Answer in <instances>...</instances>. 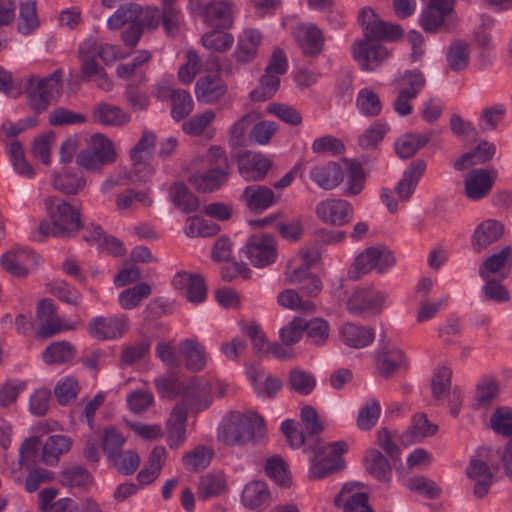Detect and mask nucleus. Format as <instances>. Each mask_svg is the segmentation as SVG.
<instances>
[{
	"label": "nucleus",
	"mask_w": 512,
	"mask_h": 512,
	"mask_svg": "<svg viewBox=\"0 0 512 512\" xmlns=\"http://www.w3.org/2000/svg\"><path fill=\"white\" fill-rule=\"evenodd\" d=\"M47 218L39 224L43 236L71 238L83 228L80 208L57 196H49L44 201Z\"/></svg>",
	"instance_id": "nucleus-1"
},
{
	"label": "nucleus",
	"mask_w": 512,
	"mask_h": 512,
	"mask_svg": "<svg viewBox=\"0 0 512 512\" xmlns=\"http://www.w3.org/2000/svg\"><path fill=\"white\" fill-rule=\"evenodd\" d=\"M263 435L264 419L252 411L229 413L218 432L219 440L229 446L255 443Z\"/></svg>",
	"instance_id": "nucleus-2"
},
{
	"label": "nucleus",
	"mask_w": 512,
	"mask_h": 512,
	"mask_svg": "<svg viewBox=\"0 0 512 512\" xmlns=\"http://www.w3.org/2000/svg\"><path fill=\"white\" fill-rule=\"evenodd\" d=\"M62 70L57 69L50 75L40 78L31 75L25 84L28 103L37 113L45 111L61 93Z\"/></svg>",
	"instance_id": "nucleus-3"
},
{
	"label": "nucleus",
	"mask_w": 512,
	"mask_h": 512,
	"mask_svg": "<svg viewBox=\"0 0 512 512\" xmlns=\"http://www.w3.org/2000/svg\"><path fill=\"white\" fill-rule=\"evenodd\" d=\"M345 442H333L324 445L317 441L312 447L313 456L310 458V479H322L330 474L340 471L344 467L341 455L346 451Z\"/></svg>",
	"instance_id": "nucleus-4"
},
{
	"label": "nucleus",
	"mask_w": 512,
	"mask_h": 512,
	"mask_svg": "<svg viewBox=\"0 0 512 512\" xmlns=\"http://www.w3.org/2000/svg\"><path fill=\"white\" fill-rule=\"evenodd\" d=\"M395 258L391 251L384 247H369L361 252L354 260L349 270V277L353 280L360 279L373 269L383 273L391 268Z\"/></svg>",
	"instance_id": "nucleus-5"
},
{
	"label": "nucleus",
	"mask_w": 512,
	"mask_h": 512,
	"mask_svg": "<svg viewBox=\"0 0 512 512\" xmlns=\"http://www.w3.org/2000/svg\"><path fill=\"white\" fill-rule=\"evenodd\" d=\"M242 251L254 267L264 268L277 259V241L271 234L255 233L247 239Z\"/></svg>",
	"instance_id": "nucleus-6"
},
{
	"label": "nucleus",
	"mask_w": 512,
	"mask_h": 512,
	"mask_svg": "<svg viewBox=\"0 0 512 512\" xmlns=\"http://www.w3.org/2000/svg\"><path fill=\"white\" fill-rule=\"evenodd\" d=\"M190 5L211 27L228 29L233 24V4L229 0H190Z\"/></svg>",
	"instance_id": "nucleus-7"
},
{
	"label": "nucleus",
	"mask_w": 512,
	"mask_h": 512,
	"mask_svg": "<svg viewBox=\"0 0 512 512\" xmlns=\"http://www.w3.org/2000/svg\"><path fill=\"white\" fill-rule=\"evenodd\" d=\"M358 21L363 30V38L379 42L380 40L393 41L402 36L403 30L400 25L383 21L369 7L361 10Z\"/></svg>",
	"instance_id": "nucleus-8"
},
{
	"label": "nucleus",
	"mask_w": 512,
	"mask_h": 512,
	"mask_svg": "<svg viewBox=\"0 0 512 512\" xmlns=\"http://www.w3.org/2000/svg\"><path fill=\"white\" fill-rule=\"evenodd\" d=\"M386 295L374 287L355 290L347 300V311L355 316H373L382 311Z\"/></svg>",
	"instance_id": "nucleus-9"
},
{
	"label": "nucleus",
	"mask_w": 512,
	"mask_h": 512,
	"mask_svg": "<svg viewBox=\"0 0 512 512\" xmlns=\"http://www.w3.org/2000/svg\"><path fill=\"white\" fill-rule=\"evenodd\" d=\"M354 60L362 71H375L389 57L386 47L376 41L362 38L355 41L351 47Z\"/></svg>",
	"instance_id": "nucleus-10"
},
{
	"label": "nucleus",
	"mask_w": 512,
	"mask_h": 512,
	"mask_svg": "<svg viewBox=\"0 0 512 512\" xmlns=\"http://www.w3.org/2000/svg\"><path fill=\"white\" fill-rule=\"evenodd\" d=\"M315 212L323 223L332 226H342L351 221L353 207L346 200L329 198L319 202Z\"/></svg>",
	"instance_id": "nucleus-11"
},
{
	"label": "nucleus",
	"mask_w": 512,
	"mask_h": 512,
	"mask_svg": "<svg viewBox=\"0 0 512 512\" xmlns=\"http://www.w3.org/2000/svg\"><path fill=\"white\" fill-rule=\"evenodd\" d=\"M238 172L248 181H258L265 177L272 162L262 153L245 151L236 156Z\"/></svg>",
	"instance_id": "nucleus-12"
},
{
	"label": "nucleus",
	"mask_w": 512,
	"mask_h": 512,
	"mask_svg": "<svg viewBox=\"0 0 512 512\" xmlns=\"http://www.w3.org/2000/svg\"><path fill=\"white\" fill-rule=\"evenodd\" d=\"M496 176L495 170L473 169L469 171L464 178L466 197L472 201H478L488 196Z\"/></svg>",
	"instance_id": "nucleus-13"
},
{
	"label": "nucleus",
	"mask_w": 512,
	"mask_h": 512,
	"mask_svg": "<svg viewBox=\"0 0 512 512\" xmlns=\"http://www.w3.org/2000/svg\"><path fill=\"white\" fill-rule=\"evenodd\" d=\"M128 331L126 316L93 318L88 324L89 334L97 340L121 338Z\"/></svg>",
	"instance_id": "nucleus-14"
},
{
	"label": "nucleus",
	"mask_w": 512,
	"mask_h": 512,
	"mask_svg": "<svg viewBox=\"0 0 512 512\" xmlns=\"http://www.w3.org/2000/svg\"><path fill=\"white\" fill-rule=\"evenodd\" d=\"M505 234V225L496 219H485L474 229L471 245L475 252L485 251L494 243L500 241Z\"/></svg>",
	"instance_id": "nucleus-15"
},
{
	"label": "nucleus",
	"mask_w": 512,
	"mask_h": 512,
	"mask_svg": "<svg viewBox=\"0 0 512 512\" xmlns=\"http://www.w3.org/2000/svg\"><path fill=\"white\" fill-rule=\"evenodd\" d=\"M455 0H430L421 15V26L428 33L436 32L454 11Z\"/></svg>",
	"instance_id": "nucleus-16"
},
{
	"label": "nucleus",
	"mask_w": 512,
	"mask_h": 512,
	"mask_svg": "<svg viewBox=\"0 0 512 512\" xmlns=\"http://www.w3.org/2000/svg\"><path fill=\"white\" fill-rule=\"evenodd\" d=\"M172 284L175 289L182 291L191 303L199 304L206 299L207 287L200 274L178 272L173 277Z\"/></svg>",
	"instance_id": "nucleus-17"
},
{
	"label": "nucleus",
	"mask_w": 512,
	"mask_h": 512,
	"mask_svg": "<svg viewBox=\"0 0 512 512\" xmlns=\"http://www.w3.org/2000/svg\"><path fill=\"white\" fill-rule=\"evenodd\" d=\"M405 363L404 353L395 345L384 344L376 354L375 367L379 376L388 379Z\"/></svg>",
	"instance_id": "nucleus-18"
},
{
	"label": "nucleus",
	"mask_w": 512,
	"mask_h": 512,
	"mask_svg": "<svg viewBox=\"0 0 512 512\" xmlns=\"http://www.w3.org/2000/svg\"><path fill=\"white\" fill-rule=\"evenodd\" d=\"M91 116L94 122L109 127L121 128L128 125L131 115L119 106L99 102L93 106Z\"/></svg>",
	"instance_id": "nucleus-19"
},
{
	"label": "nucleus",
	"mask_w": 512,
	"mask_h": 512,
	"mask_svg": "<svg viewBox=\"0 0 512 512\" xmlns=\"http://www.w3.org/2000/svg\"><path fill=\"white\" fill-rule=\"evenodd\" d=\"M427 164L423 159L412 161L403 172L402 179L395 186V193L402 202L412 197L420 179L425 173Z\"/></svg>",
	"instance_id": "nucleus-20"
},
{
	"label": "nucleus",
	"mask_w": 512,
	"mask_h": 512,
	"mask_svg": "<svg viewBox=\"0 0 512 512\" xmlns=\"http://www.w3.org/2000/svg\"><path fill=\"white\" fill-rule=\"evenodd\" d=\"M310 179L321 189L333 190L344 178L342 167L336 162L314 166L309 172Z\"/></svg>",
	"instance_id": "nucleus-21"
},
{
	"label": "nucleus",
	"mask_w": 512,
	"mask_h": 512,
	"mask_svg": "<svg viewBox=\"0 0 512 512\" xmlns=\"http://www.w3.org/2000/svg\"><path fill=\"white\" fill-rule=\"evenodd\" d=\"M466 474L474 482L473 494L477 498L485 497L493 483V474L488 464L480 459H472Z\"/></svg>",
	"instance_id": "nucleus-22"
},
{
	"label": "nucleus",
	"mask_w": 512,
	"mask_h": 512,
	"mask_svg": "<svg viewBox=\"0 0 512 512\" xmlns=\"http://www.w3.org/2000/svg\"><path fill=\"white\" fill-rule=\"evenodd\" d=\"M30 263L36 265V256L32 252L21 248L7 251L1 259L3 269L20 278L28 275V265Z\"/></svg>",
	"instance_id": "nucleus-23"
},
{
	"label": "nucleus",
	"mask_w": 512,
	"mask_h": 512,
	"mask_svg": "<svg viewBox=\"0 0 512 512\" xmlns=\"http://www.w3.org/2000/svg\"><path fill=\"white\" fill-rule=\"evenodd\" d=\"M512 268V247L505 246L499 252L487 257L479 267V275L487 279L491 274L505 277Z\"/></svg>",
	"instance_id": "nucleus-24"
},
{
	"label": "nucleus",
	"mask_w": 512,
	"mask_h": 512,
	"mask_svg": "<svg viewBox=\"0 0 512 512\" xmlns=\"http://www.w3.org/2000/svg\"><path fill=\"white\" fill-rule=\"evenodd\" d=\"M296 40L305 56L315 57L323 50L322 32L313 24L299 26L296 31Z\"/></svg>",
	"instance_id": "nucleus-25"
},
{
	"label": "nucleus",
	"mask_w": 512,
	"mask_h": 512,
	"mask_svg": "<svg viewBox=\"0 0 512 512\" xmlns=\"http://www.w3.org/2000/svg\"><path fill=\"white\" fill-rule=\"evenodd\" d=\"M374 337L375 333L372 328L359 326L352 322L344 323L339 328L341 342L355 349H361L370 345Z\"/></svg>",
	"instance_id": "nucleus-26"
},
{
	"label": "nucleus",
	"mask_w": 512,
	"mask_h": 512,
	"mask_svg": "<svg viewBox=\"0 0 512 512\" xmlns=\"http://www.w3.org/2000/svg\"><path fill=\"white\" fill-rule=\"evenodd\" d=\"M241 199L247 208L253 212H262L278 200L270 188L258 184L246 187L241 195Z\"/></svg>",
	"instance_id": "nucleus-27"
},
{
	"label": "nucleus",
	"mask_w": 512,
	"mask_h": 512,
	"mask_svg": "<svg viewBox=\"0 0 512 512\" xmlns=\"http://www.w3.org/2000/svg\"><path fill=\"white\" fill-rule=\"evenodd\" d=\"M243 505L250 510H263L271 503V494L265 482L251 481L243 489L241 495Z\"/></svg>",
	"instance_id": "nucleus-28"
},
{
	"label": "nucleus",
	"mask_w": 512,
	"mask_h": 512,
	"mask_svg": "<svg viewBox=\"0 0 512 512\" xmlns=\"http://www.w3.org/2000/svg\"><path fill=\"white\" fill-rule=\"evenodd\" d=\"M287 281L298 285L302 297H317L322 290V282L315 274H311L303 266H299L287 273Z\"/></svg>",
	"instance_id": "nucleus-29"
},
{
	"label": "nucleus",
	"mask_w": 512,
	"mask_h": 512,
	"mask_svg": "<svg viewBox=\"0 0 512 512\" xmlns=\"http://www.w3.org/2000/svg\"><path fill=\"white\" fill-rule=\"evenodd\" d=\"M334 504L341 507L343 512H374L368 504V495L364 492H354L353 487L346 484L334 499Z\"/></svg>",
	"instance_id": "nucleus-30"
},
{
	"label": "nucleus",
	"mask_w": 512,
	"mask_h": 512,
	"mask_svg": "<svg viewBox=\"0 0 512 512\" xmlns=\"http://www.w3.org/2000/svg\"><path fill=\"white\" fill-rule=\"evenodd\" d=\"M187 406L178 403L172 410L167 421L168 444L170 448H177L186 437Z\"/></svg>",
	"instance_id": "nucleus-31"
},
{
	"label": "nucleus",
	"mask_w": 512,
	"mask_h": 512,
	"mask_svg": "<svg viewBox=\"0 0 512 512\" xmlns=\"http://www.w3.org/2000/svg\"><path fill=\"white\" fill-rule=\"evenodd\" d=\"M226 92V85L221 79L214 76L200 77L195 85L197 100L205 104H211L221 100Z\"/></svg>",
	"instance_id": "nucleus-32"
},
{
	"label": "nucleus",
	"mask_w": 512,
	"mask_h": 512,
	"mask_svg": "<svg viewBox=\"0 0 512 512\" xmlns=\"http://www.w3.org/2000/svg\"><path fill=\"white\" fill-rule=\"evenodd\" d=\"M180 353L185 359V366L192 372L202 371L207 363L205 347L196 339H185L179 345Z\"/></svg>",
	"instance_id": "nucleus-33"
},
{
	"label": "nucleus",
	"mask_w": 512,
	"mask_h": 512,
	"mask_svg": "<svg viewBox=\"0 0 512 512\" xmlns=\"http://www.w3.org/2000/svg\"><path fill=\"white\" fill-rule=\"evenodd\" d=\"M72 446V441L64 435L49 436L42 443L41 461L48 466H54L59 462V457L67 453Z\"/></svg>",
	"instance_id": "nucleus-34"
},
{
	"label": "nucleus",
	"mask_w": 512,
	"mask_h": 512,
	"mask_svg": "<svg viewBox=\"0 0 512 512\" xmlns=\"http://www.w3.org/2000/svg\"><path fill=\"white\" fill-rule=\"evenodd\" d=\"M496 152L494 144L482 141L478 146L470 152L463 154L454 162V168L463 171L471 166L485 163L491 160Z\"/></svg>",
	"instance_id": "nucleus-35"
},
{
	"label": "nucleus",
	"mask_w": 512,
	"mask_h": 512,
	"mask_svg": "<svg viewBox=\"0 0 512 512\" xmlns=\"http://www.w3.org/2000/svg\"><path fill=\"white\" fill-rule=\"evenodd\" d=\"M56 190L66 195H74L84 189L86 185L85 178L80 172H71L64 170L56 173L52 180Z\"/></svg>",
	"instance_id": "nucleus-36"
},
{
	"label": "nucleus",
	"mask_w": 512,
	"mask_h": 512,
	"mask_svg": "<svg viewBox=\"0 0 512 512\" xmlns=\"http://www.w3.org/2000/svg\"><path fill=\"white\" fill-rule=\"evenodd\" d=\"M438 427L429 422L425 414H417L413 418L412 425L402 435V442L410 444L419 441L425 437L434 435Z\"/></svg>",
	"instance_id": "nucleus-37"
},
{
	"label": "nucleus",
	"mask_w": 512,
	"mask_h": 512,
	"mask_svg": "<svg viewBox=\"0 0 512 512\" xmlns=\"http://www.w3.org/2000/svg\"><path fill=\"white\" fill-rule=\"evenodd\" d=\"M366 471L379 481H388L391 466L385 456L378 450H369L365 455Z\"/></svg>",
	"instance_id": "nucleus-38"
},
{
	"label": "nucleus",
	"mask_w": 512,
	"mask_h": 512,
	"mask_svg": "<svg viewBox=\"0 0 512 512\" xmlns=\"http://www.w3.org/2000/svg\"><path fill=\"white\" fill-rule=\"evenodd\" d=\"M228 179L221 170H208L206 173L189 177V183L199 192L207 193L218 189Z\"/></svg>",
	"instance_id": "nucleus-39"
},
{
	"label": "nucleus",
	"mask_w": 512,
	"mask_h": 512,
	"mask_svg": "<svg viewBox=\"0 0 512 512\" xmlns=\"http://www.w3.org/2000/svg\"><path fill=\"white\" fill-rule=\"evenodd\" d=\"M261 41V34L254 29L244 32V35L239 39L235 57L240 62L251 61L257 52L259 43Z\"/></svg>",
	"instance_id": "nucleus-40"
},
{
	"label": "nucleus",
	"mask_w": 512,
	"mask_h": 512,
	"mask_svg": "<svg viewBox=\"0 0 512 512\" xmlns=\"http://www.w3.org/2000/svg\"><path fill=\"white\" fill-rule=\"evenodd\" d=\"M173 204L184 213H192L199 206L198 198L183 183L174 184L169 191Z\"/></svg>",
	"instance_id": "nucleus-41"
},
{
	"label": "nucleus",
	"mask_w": 512,
	"mask_h": 512,
	"mask_svg": "<svg viewBox=\"0 0 512 512\" xmlns=\"http://www.w3.org/2000/svg\"><path fill=\"white\" fill-rule=\"evenodd\" d=\"M277 302L280 306L294 311L305 313L316 311L315 304L308 299H303L302 295L294 289H286L280 292L277 296Z\"/></svg>",
	"instance_id": "nucleus-42"
},
{
	"label": "nucleus",
	"mask_w": 512,
	"mask_h": 512,
	"mask_svg": "<svg viewBox=\"0 0 512 512\" xmlns=\"http://www.w3.org/2000/svg\"><path fill=\"white\" fill-rule=\"evenodd\" d=\"M75 356L74 347L66 341L54 342L50 344L43 352L42 359L48 364L65 363L72 360Z\"/></svg>",
	"instance_id": "nucleus-43"
},
{
	"label": "nucleus",
	"mask_w": 512,
	"mask_h": 512,
	"mask_svg": "<svg viewBox=\"0 0 512 512\" xmlns=\"http://www.w3.org/2000/svg\"><path fill=\"white\" fill-rule=\"evenodd\" d=\"M469 59V44L462 40L453 41L447 51L448 66L453 71H462L468 66Z\"/></svg>",
	"instance_id": "nucleus-44"
},
{
	"label": "nucleus",
	"mask_w": 512,
	"mask_h": 512,
	"mask_svg": "<svg viewBox=\"0 0 512 512\" xmlns=\"http://www.w3.org/2000/svg\"><path fill=\"white\" fill-rule=\"evenodd\" d=\"M109 466L123 475H132L140 465V456L134 450H122L114 458L107 461Z\"/></svg>",
	"instance_id": "nucleus-45"
},
{
	"label": "nucleus",
	"mask_w": 512,
	"mask_h": 512,
	"mask_svg": "<svg viewBox=\"0 0 512 512\" xmlns=\"http://www.w3.org/2000/svg\"><path fill=\"white\" fill-rule=\"evenodd\" d=\"M429 138L421 134H406L400 137L395 143V150L400 158H410L427 144Z\"/></svg>",
	"instance_id": "nucleus-46"
},
{
	"label": "nucleus",
	"mask_w": 512,
	"mask_h": 512,
	"mask_svg": "<svg viewBox=\"0 0 512 512\" xmlns=\"http://www.w3.org/2000/svg\"><path fill=\"white\" fill-rule=\"evenodd\" d=\"M347 173V187L345 189L346 195L359 194L364 185L365 174L362 165L353 160L345 159L344 161Z\"/></svg>",
	"instance_id": "nucleus-47"
},
{
	"label": "nucleus",
	"mask_w": 512,
	"mask_h": 512,
	"mask_svg": "<svg viewBox=\"0 0 512 512\" xmlns=\"http://www.w3.org/2000/svg\"><path fill=\"white\" fill-rule=\"evenodd\" d=\"M259 119L256 112H250L238 119L230 128L229 144L233 148L243 146L247 129Z\"/></svg>",
	"instance_id": "nucleus-48"
},
{
	"label": "nucleus",
	"mask_w": 512,
	"mask_h": 512,
	"mask_svg": "<svg viewBox=\"0 0 512 512\" xmlns=\"http://www.w3.org/2000/svg\"><path fill=\"white\" fill-rule=\"evenodd\" d=\"M288 383L293 391L308 395L314 390L316 379L312 374L295 367L289 372Z\"/></svg>",
	"instance_id": "nucleus-49"
},
{
	"label": "nucleus",
	"mask_w": 512,
	"mask_h": 512,
	"mask_svg": "<svg viewBox=\"0 0 512 512\" xmlns=\"http://www.w3.org/2000/svg\"><path fill=\"white\" fill-rule=\"evenodd\" d=\"M150 294L151 287L147 283L141 282L132 288L122 291L119 295V303L123 309L130 310L137 307Z\"/></svg>",
	"instance_id": "nucleus-50"
},
{
	"label": "nucleus",
	"mask_w": 512,
	"mask_h": 512,
	"mask_svg": "<svg viewBox=\"0 0 512 512\" xmlns=\"http://www.w3.org/2000/svg\"><path fill=\"white\" fill-rule=\"evenodd\" d=\"M171 100V116L174 120L185 119L193 110V100L191 95L183 89H177Z\"/></svg>",
	"instance_id": "nucleus-51"
},
{
	"label": "nucleus",
	"mask_w": 512,
	"mask_h": 512,
	"mask_svg": "<svg viewBox=\"0 0 512 512\" xmlns=\"http://www.w3.org/2000/svg\"><path fill=\"white\" fill-rule=\"evenodd\" d=\"M142 12V7L136 3H130L128 5L118 8L115 13L108 19L107 25L111 30H117L121 28L125 23L138 20Z\"/></svg>",
	"instance_id": "nucleus-52"
},
{
	"label": "nucleus",
	"mask_w": 512,
	"mask_h": 512,
	"mask_svg": "<svg viewBox=\"0 0 512 512\" xmlns=\"http://www.w3.org/2000/svg\"><path fill=\"white\" fill-rule=\"evenodd\" d=\"M126 438L115 427L105 428L102 436V449L107 461L114 458L123 450Z\"/></svg>",
	"instance_id": "nucleus-53"
},
{
	"label": "nucleus",
	"mask_w": 512,
	"mask_h": 512,
	"mask_svg": "<svg viewBox=\"0 0 512 512\" xmlns=\"http://www.w3.org/2000/svg\"><path fill=\"white\" fill-rule=\"evenodd\" d=\"M78 59L80 61V78L83 81L91 80L104 69L96 62V57L89 51V46L85 47L83 43L78 49Z\"/></svg>",
	"instance_id": "nucleus-54"
},
{
	"label": "nucleus",
	"mask_w": 512,
	"mask_h": 512,
	"mask_svg": "<svg viewBox=\"0 0 512 512\" xmlns=\"http://www.w3.org/2000/svg\"><path fill=\"white\" fill-rule=\"evenodd\" d=\"M452 372L447 367H438L431 380L432 395L437 400L445 399L451 389Z\"/></svg>",
	"instance_id": "nucleus-55"
},
{
	"label": "nucleus",
	"mask_w": 512,
	"mask_h": 512,
	"mask_svg": "<svg viewBox=\"0 0 512 512\" xmlns=\"http://www.w3.org/2000/svg\"><path fill=\"white\" fill-rule=\"evenodd\" d=\"M225 486V480L221 474H206L200 480L198 497L205 500L217 496L225 489Z\"/></svg>",
	"instance_id": "nucleus-56"
},
{
	"label": "nucleus",
	"mask_w": 512,
	"mask_h": 512,
	"mask_svg": "<svg viewBox=\"0 0 512 512\" xmlns=\"http://www.w3.org/2000/svg\"><path fill=\"white\" fill-rule=\"evenodd\" d=\"M265 473L279 486L288 487L291 483L286 463L280 456L275 455L267 460Z\"/></svg>",
	"instance_id": "nucleus-57"
},
{
	"label": "nucleus",
	"mask_w": 512,
	"mask_h": 512,
	"mask_svg": "<svg viewBox=\"0 0 512 512\" xmlns=\"http://www.w3.org/2000/svg\"><path fill=\"white\" fill-rule=\"evenodd\" d=\"M304 331L312 343L323 345L329 338V323L323 318H312L309 321L304 319Z\"/></svg>",
	"instance_id": "nucleus-58"
},
{
	"label": "nucleus",
	"mask_w": 512,
	"mask_h": 512,
	"mask_svg": "<svg viewBox=\"0 0 512 512\" xmlns=\"http://www.w3.org/2000/svg\"><path fill=\"white\" fill-rule=\"evenodd\" d=\"M499 386L495 379L484 378L476 388V403L479 407L488 408L497 398Z\"/></svg>",
	"instance_id": "nucleus-59"
},
{
	"label": "nucleus",
	"mask_w": 512,
	"mask_h": 512,
	"mask_svg": "<svg viewBox=\"0 0 512 512\" xmlns=\"http://www.w3.org/2000/svg\"><path fill=\"white\" fill-rule=\"evenodd\" d=\"M356 104L364 115L370 117L379 115L382 109L379 96L369 88L359 91Z\"/></svg>",
	"instance_id": "nucleus-60"
},
{
	"label": "nucleus",
	"mask_w": 512,
	"mask_h": 512,
	"mask_svg": "<svg viewBox=\"0 0 512 512\" xmlns=\"http://www.w3.org/2000/svg\"><path fill=\"white\" fill-rule=\"evenodd\" d=\"M279 84V76L265 71L260 79V85L251 92L250 97L254 101H265L276 93Z\"/></svg>",
	"instance_id": "nucleus-61"
},
{
	"label": "nucleus",
	"mask_w": 512,
	"mask_h": 512,
	"mask_svg": "<svg viewBox=\"0 0 512 512\" xmlns=\"http://www.w3.org/2000/svg\"><path fill=\"white\" fill-rule=\"evenodd\" d=\"M88 147L91 148L93 153L101 160H105L107 163L115 162L117 154L114 145L105 135L100 133L93 135Z\"/></svg>",
	"instance_id": "nucleus-62"
},
{
	"label": "nucleus",
	"mask_w": 512,
	"mask_h": 512,
	"mask_svg": "<svg viewBox=\"0 0 512 512\" xmlns=\"http://www.w3.org/2000/svg\"><path fill=\"white\" fill-rule=\"evenodd\" d=\"M491 428L505 437L512 436V409L509 407L497 408L490 418Z\"/></svg>",
	"instance_id": "nucleus-63"
},
{
	"label": "nucleus",
	"mask_w": 512,
	"mask_h": 512,
	"mask_svg": "<svg viewBox=\"0 0 512 512\" xmlns=\"http://www.w3.org/2000/svg\"><path fill=\"white\" fill-rule=\"evenodd\" d=\"M79 384L74 377H65L59 381L55 388L54 394L60 405H68L73 402L78 394Z\"/></svg>",
	"instance_id": "nucleus-64"
}]
</instances>
